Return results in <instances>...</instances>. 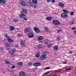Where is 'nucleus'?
Returning <instances> with one entry per match:
<instances>
[{"instance_id":"f257e3e1","label":"nucleus","mask_w":76,"mask_h":76,"mask_svg":"<svg viewBox=\"0 0 76 76\" xmlns=\"http://www.w3.org/2000/svg\"><path fill=\"white\" fill-rule=\"evenodd\" d=\"M19 17L21 19H23L24 20H28V19L26 18L27 16L26 15L22 14V15H19Z\"/></svg>"},{"instance_id":"f03ea898","label":"nucleus","mask_w":76,"mask_h":76,"mask_svg":"<svg viewBox=\"0 0 76 76\" xmlns=\"http://www.w3.org/2000/svg\"><path fill=\"white\" fill-rule=\"evenodd\" d=\"M53 24L56 25H58L60 24V23L59 21L57 20H53Z\"/></svg>"},{"instance_id":"7ed1b4c3","label":"nucleus","mask_w":76,"mask_h":76,"mask_svg":"<svg viewBox=\"0 0 76 76\" xmlns=\"http://www.w3.org/2000/svg\"><path fill=\"white\" fill-rule=\"evenodd\" d=\"M34 29L35 32L38 33L40 32V30L37 27H35L34 28Z\"/></svg>"},{"instance_id":"20e7f679","label":"nucleus","mask_w":76,"mask_h":76,"mask_svg":"<svg viewBox=\"0 0 76 76\" xmlns=\"http://www.w3.org/2000/svg\"><path fill=\"white\" fill-rule=\"evenodd\" d=\"M27 13H28V11L24 9H23L22 11L20 12V14H21Z\"/></svg>"},{"instance_id":"39448f33","label":"nucleus","mask_w":76,"mask_h":76,"mask_svg":"<svg viewBox=\"0 0 76 76\" xmlns=\"http://www.w3.org/2000/svg\"><path fill=\"white\" fill-rule=\"evenodd\" d=\"M46 55H43L41 56L39 58L40 60H43V59H46L47 58V57H46Z\"/></svg>"},{"instance_id":"423d86ee","label":"nucleus","mask_w":76,"mask_h":76,"mask_svg":"<svg viewBox=\"0 0 76 76\" xmlns=\"http://www.w3.org/2000/svg\"><path fill=\"white\" fill-rule=\"evenodd\" d=\"M20 4H21L22 6H23V7L26 6V2L24 1H21V2H20Z\"/></svg>"},{"instance_id":"0eeeda50","label":"nucleus","mask_w":76,"mask_h":76,"mask_svg":"<svg viewBox=\"0 0 76 76\" xmlns=\"http://www.w3.org/2000/svg\"><path fill=\"white\" fill-rule=\"evenodd\" d=\"M58 5L61 7V8H62L63 9V8L64 7V5L61 2H59Z\"/></svg>"},{"instance_id":"6e6552de","label":"nucleus","mask_w":76,"mask_h":76,"mask_svg":"<svg viewBox=\"0 0 76 76\" xmlns=\"http://www.w3.org/2000/svg\"><path fill=\"white\" fill-rule=\"evenodd\" d=\"M28 38H33L34 36V35H33V34H32V33H29L28 34Z\"/></svg>"},{"instance_id":"1a4fd4ad","label":"nucleus","mask_w":76,"mask_h":76,"mask_svg":"<svg viewBox=\"0 0 76 76\" xmlns=\"http://www.w3.org/2000/svg\"><path fill=\"white\" fill-rule=\"evenodd\" d=\"M15 51H16V50H15V49L11 50L10 51V55H13V54L15 53Z\"/></svg>"},{"instance_id":"9d476101","label":"nucleus","mask_w":76,"mask_h":76,"mask_svg":"<svg viewBox=\"0 0 76 76\" xmlns=\"http://www.w3.org/2000/svg\"><path fill=\"white\" fill-rule=\"evenodd\" d=\"M28 3L29 4V6H31V7H32V6H33V4L32 2V1H28Z\"/></svg>"},{"instance_id":"9b49d317","label":"nucleus","mask_w":76,"mask_h":76,"mask_svg":"<svg viewBox=\"0 0 76 76\" xmlns=\"http://www.w3.org/2000/svg\"><path fill=\"white\" fill-rule=\"evenodd\" d=\"M30 31H31V29L30 28H27L24 30V32L25 33H26V32H29Z\"/></svg>"},{"instance_id":"f8f14e48","label":"nucleus","mask_w":76,"mask_h":76,"mask_svg":"<svg viewBox=\"0 0 76 76\" xmlns=\"http://www.w3.org/2000/svg\"><path fill=\"white\" fill-rule=\"evenodd\" d=\"M25 72H21L19 73L20 76H25Z\"/></svg>"},{"instance_id":"ddd939ff","label":"nucleus","mask_w":76,"mask_h":76,"mask_svg":"<svg viewBox=\"0 0 76 76\" xmlns=\"http://www.w3.org/2000/svg\"><path fill=\"white\" fill-rule=\"evenodd\" d=\"M61 16L62 17H67L68 15L65 13H62L61 14Z\"/></svg>"},{"instance_id":"4468645a","label":"nucleus","mask_w":76,"mask_h":76,"mask_svg":"<svg viewBox=\"0 0 76 76\" xmlns=\"http://www.w3.org/2000/svg\"><path fill=\"white\" fill-rule=\"evenodd\" d=\"M43 55H46V56H47V54H49V52L47 51H45L43 52Z\"/></svg>"},{"instance_id":"2eb2a0df","label":"nucleus","mask_w":76,"mask_h":76,"mask_svg":"<svg viewBox=\"0 0 76 76\" xmlns=\"http://www.w3.org/2000/svg\"><path fill=\"white\" fill-rule=\"evenodd\" d=\"M0 2L2 4H6V2L4 0H0Z\"/></svg>"},{"instance_id":"dca6fc26","label":"nucleus","mask_w":76,"mask_h":76,"mask_svg":"<svg viewBox=\"0 0 76 76\" xmlns=\"http://www.w3.org/2000/svg\"><path fill=\"white\" fill-rule=\"evenodd\" d=\"M10 31H13V29H15V27L13 26H10Z\"/></svg>"},{"instance_id":"f3484780","label":"nucleus","mask_w":76,"mask_h":76,"mask_svg":"<svg viewBox=\"0 0 76 76\" xmlns=\"http://www.w3.org/2000/svg\"><path fill=\"white\" fill-rule=\"evenodd\" d=\"M47 20H51L53 19V18H51L50 17H48L46 18Z\"/></svg>"},{"instance_id":"a211bd4d","label":"nucleus","mask_w":76,"mask_h":76,"mask_svg":"<svg viewBox=\"0 0 76 76\" xmlns=\"http://www.w3.org/2000/svg\"><path fill=\"white\" fill-rule=\"evenodd\" d=\"M23 64V62H19L17 63V65L18 66H22Z\"/></svg>"},{"instance_id":"6ab92c4d","label":"nucleus","mask_w":76,"mask_h":76,"mask_svg":"<svg viewBox=\"0 0 76 76\" xmlns=\"http://www.w3.org/2000/svg\"><path fill=\"white\" fill-rule=\"evenodd\" d=\"M8 41L10 42H13V40L12 39L9 38L7 39Z\"/></svg>"},{"instance_id":"aec40b11","label":"nucleus","mask_w":76,"mask_h":76,"mask_svg":"<svg viewBox=\"0 0 76 76\" xmlns=\"http://www.w3.org/2000/svg\"><path fill=\"white\" fill-rule=\"evenodd\" d=\"M63 11L64 13H69V12L68 10H63Z\"/></svg>"},{"instance_id":"412c9836","label":"nucleus","mask_w":76,"mask_h":76,"mask_svg":"<svg viewBox=\"0 0 76 76\" xmlns=\"http://www.w3.org/2000/svg\"><path fill=\"white\" fill-rule=\"evenodd\" d=\"M20 43L21 44H22V45H24V44H25V41L24 40H23L20 42Z\"/></svg>"},{"instance_id":"4be33fe9","label":"nucleus","mask_w":76,"mask_h":76,"mask_svg":"<svg viewBox=\"0 0 76 76\" xmlns=\"http://www.w3.org/2000/svg\"><path fill=\"white\" fill-rule=\"evenodd\" d=\"M32 2L34 4H37V0H32Z\"/></svg>"},{"instance_id":"5701e85b","label":"nucleus","mask_w":76,"mask_h":76,"mask_svg":"<svg viewBox=\"0 0 76 76\" xmlns=\"http://www.w3.org/2000/svg\"><path fill=\"white\" fill-rule=\"evenodd\" d=\"M53 49L54 50H57L58 49V46H55L53 47Z\"/></svg>"},{"instance_id":"b1692460","label":"nucleus","mask_w":76,"mask_h":76,"mask_svg":"<svg viewBox=\"0 0 76 76\" xmlns=\"http://www.w3.org/2000/svg\"><path fill=\"white\" fill-rule=\"evenodd\" d=\"M38 39L39 40H42L43 39V37L42 36H40L38 37Z\"/></svg>"},{"instance_id":"393cba45","label":"nucleus","mask_w":76,"mask_h":76,"mask_svg":"<svg viewBox=\"0 0 76 76\" xmlns=\"http://www.w3.org/2000/svg\"><path fill=\"white\" fill-rule=\"evenodd\" d=\"M14 21L15 22H18L19 21V20L18 19L15 18L14 19Z\"/></svg>"},{"instance_id":"a878e982","label":"nucleus","mask_w":76,"mask_h":76,"mask_svg":"<svg viewBox=\"0 0 76 76\" xmlns=\"http://www.w3.org/2000/svg\"><path fill=\"white\" fill-rule=\"evenodd\" d=\"M5 36L7 39L9 38V36L7 35V34H5Z\"/></svg>"},{"instance_id":"bb28decb","label":"nucleus","mask_w":76,"mask_h":76,"mask_svg":"<svg viewBox=\"0 0 76 76\" xmlns=\"http://www.w3.org/2000/svg\"><path fill=\"white\" fill-rule=\"evenodd\" d=\"M44 29L45 31H48L49 30H48V28H47V27H45L44 28Z\"/></svg>"},{"instance_id":"cd10ccee","label":"nucleus","mask_w":76,"mask_h":76,"mask_svg":"<svg viewBox=\"0 0 76 76\" xmlns=\"http://www.w3.org/2000/svg\"><path fill=\"white\" fill-rule=\"evenodd\" d=\"M41 65V64L40 63H37V66H39Z\"/></svg>"},{"instance_id":"c85d7f7f","label":"nucleus","mask_w":76,"mask_h":76,"mask_svg":"<svg viewBox=\"0 0 76 76\" xmlns=\"http://www.w3.org/2000/svg\"><path fill=\"white\" fill-rule=\"evenodd\" d=\"M39 56H40L39 54H38V53L36 55V57H37V58L39 57Z\"/></svg>"},{"instance_id":"c756f323","label":"nucleus","mask_w":76,"mask_h":76,"mask_svg":"<svg viewBox=\"0 0 76 76\" xmlns=\"http://www.w3.org/2000/svg\"><path fill=\"white\" fill-rule=\"evenodd\" d=\"M5 63L7 64H10V62L9 61H5Z\"/></svg>"},{"instance_id":"7c9ffc66","label":"nucleus","mask_w":76,"mask_h":76,"mask_svg":"<svg viewBox=\"0 0 76 76\" xmlns=\"http://www.w3.org/2000/svg\"><path fill=\"white\" fill-rule=\"evenodd\" d=\"M75 23V21H72L71 22H70L69 23V24H70V25H72V24L74 23Z\"/></svg>"},{"instance_id":"2f4dec72","label":"nucleus","mask_w":76,"mask_h":76,"mask_svg":"<svg viewBox=\"0 0 76 76\" xmlns=\"http://www.w3.org/2000/svg\"><path fill=\"white\" fill-rule=\"evenodd\" d=\"M37 69H38V68L37 67H35L32 69H31V70H37Z\"/></svg>"},{"instance_id":"473e14b6","label":"nucleus","mask_w":76,"mask_h":76,"mask_svg":"<svg viewBox=\"0 0 76 76\" xmlns=\"http://www.w3.org/2000/svg\"><path fill=\"white\" fill-rule=\"evenodd\" d=\"M33 65L34 66H37V63H34Z\"/></svg>"},{"instance_id":"72a5a7b5","label":"nucleus","mask_w":76,"mask_h":76,"mask_svg":"<svg viewBox=\"0 0 76 76\" xmlns=\"http://www.w3.org/2000/svg\"><path fill=\"white\" fill-rule=\"evenodd\" d=\"M41 45H42L41 44H39V45H38V48H41Z\"/></svg>"},{"instance_id":"f704fd0d","label":"nucleus","mask_w":76,"mask_h":76,"mask_svg":"<svg viewBox=\"0 0 76 76\" xmlns=\"http://www.w3.org/2000/svg\"><path fill=\"white\" fill-rule=\"evenodd\" d=\"M70 14L72 16L74 15V13H73V12H72L70 13Z\"/></svg>"},{"instance_id":"c9c22d12","label":"nucleus","mask_w":76,"mask_h":76,"mask_svg":"<svg viewBox=\"0 0 76 76\" xmlns=\"http://www.w3.org/2000/svg\"><path fill=\"white\" fill-rule=\"evenodd\" d=\"M10 46V45L9 44H7L6 45V47L7 48L9 47Z\"/></svg>"},{"instance_id":"e433bc0d","label":"nucleus","mask_w":76,"mask_h":76,"mask_svg":"<svg viewBox=\"0 0 76 76\" xmlns=\"http://www.w3.org/2000/svg\"><path fill=\"white\" fill-rule=\"evenodd\" d=\"M32 64L31 63H29L28 64V66H32Z\"/></svg>"},{"instance_id":"4c0bfd02","label":"nucleus","mask_w":76,"mask_h":76,"mask_svg":"<svg viewBox=\"0 0 76 76\" xmlns=\"http://www.w3.org/2000/svg\"><path fill=\"white\" fill-rule=\"evenodd\" d=\"M48 47V48H50V47H51V45H49L47 46Z\"/></svg>"},{"instance_id":"58836bf2","label":"nucleus","mask_w":76,"mask_h":76,"mask_svg":"<svg viewBox=\"0 0 76 76\" xmlns=\"http://www.w3.org/2000/svg\"><path fill=\"white\" fill-rule=\"evenodd\" d=\"M50 67H47L45 68V69L46 70H47V69H50Z\"/></svg>"},{"instance_id":"ea45409f","label":"nucleus","mask_w":76,"mask_h":76,"mask_svg":"<svg viewBox=\"0 0 76 76\" xmlns=\"http://www.w3.org/2000/svg\"><path fill=\"white\" fill-rule=\"evenodd\" d=\"M50 73V72H46V73H45V75H48V73Z\"/></svg>"},{"instance_id":"a19ab883","label":"nucleus","mask_w":76,"mask_h":76,"mask_svg":"<svg viewBox=\"0 0 76 76\" xmlns=\"http://www.w3.org/2000/svg\"><path fill=\"white\" fill-rule=\"evenodd\" d=\"M38 7V6L37 5H35L34 6V9H35V8H36V7Z\"/></svg>"},{"instance_id":"79ce46f5","label":"nucleus","mask_w":76,"mask_h":76,"mask_svg":"<svg viewBox=\"0 0 76 76\" xmlns=\"http://www.w3.org/2000/svg\"><path fill=\"white\" fill-rule=\"evenodd\" d=\"M11 68L12 69H15V66H13L11 67Z\"/></svg>"},{"instance_id":"37998d69","label":"nucleus","mask_w":76,"mask_h":76,"mask_svg":"<svg viewBox=\"0 0 76 76\" xmlns=\"http://www.w3.org/2000/svg\"><path fill=\"white\" fill-rule=\"evenodd\" d=\"M51 2L52 3H55L56 1L55 0H52Z\"/></svg>"},{"instance_id":"c03bdc74","label":"nucleus","mask_w":76,"mask_h":76,"mask_svg":"<svg viewBox=\"0 0 76 76\" xmlns=\"http://www.w3.org/2000/svg\"><path fill=\"white\" fill-rule=\"evenodd\" d=\"M48 44V42L45 41V44Z\"/></svg>"},{"instance_id":"a18cd8bd","label":"nucleus","mask_w":76,"mask_h":76,"mask_svg":"<svg viewBox=\"0 0 76 76\" xmlns=\"http://www.w3.org/2000/svg\"><path fill=\"white\" fill-rule=\"evenodd\" d=\"M60 31H61V30H58V31H57L58 33H59V32H60Z\"/></svg>"},{"instance_id":"49530a36","label":"nucleus","mask_w":76,"mask_h":76,"mask_svg":"<svg viewBox=\"0 0 76 76\" xmlns=\"http://www.w3.org/2000/svg\"><path fill=\"white\" fill-rule=\"evenodd\" d=\"M46 1H47L48 2H50V1H51V0H46Z\"/></svg>"},{"instance_id":"de8ad7c7","label":"nucleus","mask_w":76,"mask_h":76,"mask_svg":"<svg viewBox=\"0 0 76 76\" xmlns=\"http://www.w3.org/2000/svg\"><path fill=\"white\" fill-rule=\"evenodd\" d=\"M0 48L1 49V50H3L4 49V48Z\"/></svg>"},{"instance_id":"09e8293b","label":"nucleus","mask_w":76,"mask_h":76,"mask_svg":"<svg viewBox=\"0 0 76 76\" xmlns=\"http://www.w3.org/2000/svg\"><path fill=\"white\" fill-rule=\"evenodd\" d=\"M76 29V28H72V30H74Z\"/></svg>"},{"instance_id":"8fccbe9b","label":"nucleus","mask_w":76,"mask_h":76,"mask_svg":"<svg viewBox=\"0 0 76 76\" xmlns=\"http://www.w3.org/2000/svg\"><path fill=\"white\" fill-rule=\"evenodd\" d=\"M20 34H17V36H18V37H20Z\"/></svg>"},{"instance_id":"3c124183","label":"nucleus","mask_w":76,"mask_h":76,"mask_svg":"<svg viewBox=\"0 0 76 76\" xmlns=\"http://www.w3.org/2000/svg\"><path fill=\"white\" fill-rule=\"evenodd\" d=\"M72 51H70L69 52V53L72 54Z\"/></svg>"},{"instance_id":"603ef678","label":"nucleus","mask_w":76,"mask_h":76,"mask_svg":"<svg viewBox=\"0 0 76 76\" xmlns=\"http://www.w3.org/2000/svg\"><path fill=\"white\" fill-rule=\"evenodd\" d=\"M74 33L75 34H76V30L74 31Z\"/></svg>"},{"instance_id":"864d4df0","label":"nucleus","mask_w":76,"mask_h":76,"mask_svg":"<svg viewBox=\"0 0 76 76\" xmlns=\"http://www.w3.org/2000/svg\"><path fill=\"white\" fill-rule=\"evenodd\" d=\"M58 41H59V40H60V37H58Z\"/></svg>"},{"instance_id":"5fc2aeb1","label":"nucleus","mask_w":76,"mask_h":76,"mask_svg":"<svg viewBox=\"0 0 76 76\" xmlns=\"http://www.w3.org/2000/svg\"><path fill=\"white\" fill-rule=\"evenodd\" d=\"M70 69H71V68L70 69H66V71L67 70H70Z\"/></svg>"},{"instance_id":"6e6d98bb","label":"nucleus","mask_w":76,"mask_h":76,"mask_svg":"<svg viewBox=\"0 0 76 76\" xmlns=\"http://www.w3.org/2000/svg\"><path fill=\"white\" fill-rule=\"evenodd\" d=\"M12 75H14V72H12Z\"/></svg>"},{"instance_id":"4d7b16f0","label":"nucleus","mask_w":76,"mask_h":76,"mask_svg":"<svg viewBox=\"0 0 76 76\" xmlns=\"http://www.w3.org/2000/svg\"><path fill=\"white\" fill-rule=\"evenodd\" d=\"M63 64H67V63H66V62H64Z\"/></svg>"},{"instance_id":"13d9d810","label":"nucleus","mask_w":76,"mask_h":76,"mask_svg":"<svg viewBox=\"0 0 76 76\" xmlns=\"http://www.w3.org/2000/svg\"><path fill=\"white\" fill-rule=\"evenodd\" d=\"M18 47V45H15V47Z\"/></svg>"},{"instance_id":"bf43d9fd","label":"nucleus","mask_w":76,"mask_h":76,"mask_svg":"<svg viewBox=\"0 0 76 76\" xmlns=\"http://www.w3.org/2000/svg\"><path fill=\"white\" fill-rule=\"evenodd\" d=\"M59 71H60V69H59Z\"/></svg>"},{"instance_id":"052dcab7","label":"nucleus","mask_w":76,"mask_h":76,"mask_svg":"<svg viewBox=\"0 0 76 76\" xmlns=\"http://www.w3.org/2000/svg\"><path fill=\"white\" fill-rule=\"evenodd\" d=\"M58 72V71H57L56 72Z\"/></svg>"},{"instance_id":"680f3d73","label":"nucleus","mask_w":76,"mask_h":76,"mask_svg":"<svg viewBox=\"0 0 76 76\" xmlns=\"http://www.w3.org/2000/svg\"><path fill=\"white\" fill-rule=\"evenodd\" d=\"M66 69H67V68H66Z\"/></svg>"},{"instance_id":"e2e57ef3","label":"nucleus","mask_w":76,"mask_h":76,"mask_svg":"<svg viewBox=\"0 0 76 76\" xmlns=\"http://www.w3.org/2000/svg\"><path fill=\"white\" fill-rule=\"evenodd\" d=\"M1 36V35H0V37Z\"/></svg>"},{"instance_id":"0e129e2a","label":"nucleus","mask_w":76,"mask_h":76,"mask_svg":"<svg viewBox=\"0 0 76 76\" xmlns=\"http://www.w3.org/2000/svg\"><path fill=\"white\" fill-rule=\"evenodd\" d=\"M75 75H76V73H75Z\"/></svg>"},{"instance_id":"69168bd1","label":"nucleus","mask_w":76,"mask_h":76,"mask_svg":"<svg viewBox=\"0 0 76 76\" xmlns=\"http://www.w3.org/2000/svg\"><path fill=\"white\" fill-rule=\"evenodd\" d=\"M73 60H74V59H73Z\"/></svg>"},{"instance_id":"338daca9","label":"nucleus","mask_w":76,"mask_h":76,"mask_svg":"<svg viewBox=\"0 0 76 76\" xmlns=\"http://www.w3.org/2000/svg\"><path fill=\"white\" fill-rule=\"evenodd\" d=\"M75 45H76V44Z\"/></svg>"}]
</instances>
